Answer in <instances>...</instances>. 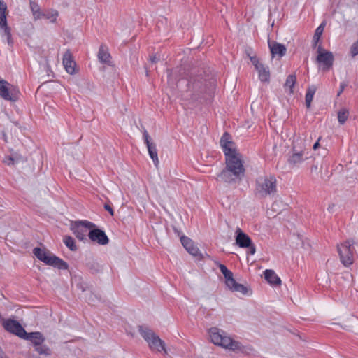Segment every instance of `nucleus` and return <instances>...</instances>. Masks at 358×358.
I'll return each mask as SVG.
<instances>
[{"mask_svg":"<svg viewBox=\"0 0 358 358\" xmlns=\"http://www.w3.org/2000/svg\"><path fill=\"white\" fill-rule=\"evenodd\" d=\"M220 145L226 156V168L217 175V179L229 184L240 182L244 176L245 168L228 133L225 132L222 136Z\"/></svg>","mask_w":358,"mask_h":358,"instance_id":"f257e3e1","label":"nucleus"},{"mask_svg":"<svg viewBox=\"0 0 358 358\" xmlns=\"http://www.w3.org/2000/svg\"><path fill=\"white\" fill-rule=\"evenodd\" d=\"M215 80L203 70L191 72L187 83V96L193 100L207 99L215 88Z\"/></svg>","mask_w":358,"mask_h":358,"instance_id":"f03ea898","label":"nucleus"},{"mask_svg":"<svg viewBox=\"0 0 358 358\" xmlns=\"http://www.w3.org/2000/svg\"><path fill=\"white\" fill-rule=\"evenodd\" d=\"M277 192V180L275 176H262L257 178L255 195L260 198L273 196Z\"/></svg>","mask_w":358,"mask_h":358,"instance_id":"7ed1b4c3","label":"nucleus"},{"mask_svg":"<svg viewBox=\"0 0 358 358\" xmlns=\"http://www.w3.org/2000/svg\"><path fill=\"white\" fill-rule=\"evenodd\" d=\"M209 334L211 341L215 345L232 351L241 350L242 349V345L240 342L233 340L224 331L217 327L210 328Z\"/></svg>","mask_w":358,"mask_h":358,"instance_id":"20e7f679","label":"nucleus"},{"mask_svg":"<svg viewBox=\"0 0 358 358\" xmlns=\"http://www.w3.org/2000/svg\"><path fill=\"white\" fill-rule=\"evenodd\" d=\"M306 150V145L304 141L301 137L294 139L292 149V154L287 159L288 164L292 168L299 167L309 158L308 153Z\"/></svg>","mask_w":358,"mask_h":358,"instance_id":"39448f33","label":"nucleus"},{"mask_svg":"<svg viewBox=\"0 0 358 358\" xmlns=\"http://www.w3.org/2000/svg\"><path fill=\"white\" fill-rule=\"evenodd\" d=\"M34 255L41 262L45 264L54 266L58 269L66 270L68 268V264L53 255L49 250L45 248H35L33 250Z\"/></svg>","mask_w":358,"mask_h":358,"instance_id":"423d86ee","label":"nucleus"},{"mask_svg":"<svg viewBox=\"0 0 358 358\" xmlns=\"http://www.w3.org/2000/svg\"><path fill=\"white\" fill-rule=\"evenodd\" d=\"M138 331L152 350L166 352L165 343L152 329L145 326H139Z\"/></svg>","mask_w":358,"mask_h":358,"instance_id":"0eeeda50","label":"nucleus"},{"mask_svg":"<svg viewBox=\"0 0 358 358\" xmlns=\"http://www.w3.org/2000/svg\"><path fill=\"white\" fill-rule=\"evenodd\" d=\"M353 245L354 241H347L337 245L340 260L346 267L350 266L354 262L355 248Z\"/></svg>","mask_w":358,"mask_h":358,"instance_id":"6e6552de","label":"nucleus"},{"mask_svg":"<svg viewBox=\"0 0 358 358\" xmlns=\"http://www.w3.org/2000/svg\"><path fill=\"white\" fill-rule=\"evenodd\" d=\"M96 227L95 224L87 221V220H79L75 222L71 227V229L73 231V233L76 236L78 239L80 241L86 240V232L87 230L85 229H93Z\"/></svg>","mask_w":358,"mask_h":358,"instance_id":"1a4fd4ad","label":"nucleus"},{"mask_svg":"<svg viewBox=\"0 0 358 358\" xmlns=\"http://www.w3.org/2000/svg\"><path fill=\"white\" fill-rule=\"evenodd\" d=\"M0 96L4 100L15 101L18 98V91L8 82L0 80Z\"/></svg>","mask_w":358,"mask_h":358,"instance_id":"9d476101","label":"nucleus"},{"mask_svg":"<svg viewBox=\"0 0 358 358\" xmlns=\"http://www.w3.org/2000/svg\"><path fill=\"white\" fill-rule=\"evenodd\" d=\"M3 326L7 331L12 333L21 338L27 334V332L22 326L15 320L8 319L4 320Z\"/></svg>","mask_w":358,"mask_h":358,"instance_id":"9b49d317","label":"nucleus"},{"mask_svg":"<svg viewBox=\"0 0 358 358\" xmlns=\"http://www.w3.org/2000/svg\"><path fill=\"white\" fill-rule=\"evenodd\" d=\"M317 52V62L323 65V71L329 70L332 67L334 60L333 53L329 51H322L321 46H319Z\"/></svg>","mask_w":358,"mask_h":358,"instance_id":"f8f14e48","label":"nucleus"},{"mask_svg":"<svg viewBox=\"0 0 358 358\" xmlns=\"http://www.w3.org/2000/svg\"><path fill=\"white\" fill-rule=\"evenodd\" d=\"M88 236L92 241L99 245H105L109 242V239L106 233L101 229H95V227L90 229Z\"/></svg>","mask_w":358,"mask_h":358,"instance_id":"ddd939ff","label":"nucleus"},{"mask_svg":"<svg viewBox=\"0 0 358 358\" xmlns=\"http://www.w3.org/2000/svg\"><path fill=\"white\" fill-rule=\"evenodd\" d=\"M250 60L259 73L260 80L262 82L268 81L270 78L268 67L265 66L256 57H251Z\"/></svg>","mask_w":358,"mask_h":358,"instance_id":"4468645a","label":"nucleus"},{"mask_svg":"<svg viewBox=\"0 0 358 358\" xmlns=\"http://www.w3.org/2000/svg\"><path fill=\"white\" fill-rule=\"evenodd\" d=\"M143 139L145 143L147 145L150 157L152 159L155 165L157 166L159 164V159L156 145L155 143L150 141V137L146 130H144L143 131Z\"/></svg>","mask_w":358,"mask_h":358,"instance_id":"2eb2a0df","label":"nucleus"},{"mask_svg":"<svg viewBox=\"0 0 358 358\" xmlns=\"http://www.w3.org/2000/svg\"><path fill=\"white\" fill-rule=\"evenodd\" d=\"M235 241L236 244L242 248H246L250 246L252 242L251 238L247 235L245 232H243L240 228H237L235 231Z\"/></svg>","mask_w":358,"mask_h":358,"instance_id":"dca6fc26","label":"nucleus"},{"mask_svg":"<svg viewBox=\"0 0 358 358\" xmlns=\"http://www.w3.org/2000/svg\"><path fill=\"white\" fill-rule=\"evenodd\" d=\"M268 43L272 57H275L276 56L282 57L284 55H285L287 48L285 46V45L279 43L274 41H271L269 40L268 41Z\"/></svg>","mask_w":358,"mask_h":358,"instance_id":"f3484780","label":"nucleus"},{"mask_svg":"<svg viewBox=\"0 0 358 358\" xmlns=\"http://www.w3.org/2000/svg\"><path fill=\"white\" fill-rule=\"evenodd\" d=\"M63 65L69 74L75 73L76 62L69 49L66 50L63 55Z\"/></svg>","mask_w":358,"mask_h":358,"instance_id":"a211bd4d","label":"nucleus"},{"mask_svg":"<svg viewBox=\"0 0 358 358\" xmlns=\"http://www.w3.org/2000/svg\"><path fill=\"white\" fill-rule=\"evenodd\" d=\"M180 241L183 247L186 250L192 255L196 257L199 253V248L194 245V242L189 238L182 236L180 237Z\"/></svg>","mask_w":358,"mask_h":358,"instance_id":"6ab92c4d","label":"nucleus"},{"mask_svg":"<svg viewBox=\"0 0 358 358\" xmlns=\"http://www.w3.org/2000/svg\"><path fill=\"white\" fill-rule=\"evenodd\" d=\"M23 339L30 341L34 348L38 346L40 344L43 343L45 341V338L43 334L39 331L27 333V334L23 336Z\"/></svg>","mask_w":358,"mask_h":358,"instance_id":"aec40b11","label":"nucleus"},{"mask_svg":"<svg viewBox=\"0 0 358 358\" xmlns=\"http://www.w3.org/2000/svg\"><path fill=\"white\" fill-rule=\"evenodd\" d=\"M264 278L271 285L277 286L281 284L280 278L273 270L266 269L264 271Z\"/></svg>","mask_w":358,"mask_h":358,"instance_id":"412c9836","label":"nucleus"},{"mask_svg":"<svg viewBox=\"0 0 358 358\" xmlns=\"http://www.w3.org/2000/svg\"><path fill=\"white\" fill-rule=\"evenodd\" d=\"M227 286L229 287L230 290L232 292H240L244 295L250 294L251 292L242 284H239L236 282V281L234 279L232 282L228 283Z\"/></svg>","mask_w":358,"mask_h":358,"instance_id":"4be33fe9","label":"nucleus"},{"mask_svg":"<svg viewBox=\"0 0 358 358\" xmlns=\"http://www.w3.org/2000/svg\"><path fill=\"white\" fill-rule=\"evenodd\" d=\"M98 58L101 63H110V55L108 52V48L106 46L103 45L100 46L98 52Z\"/></svg>","mask_w":358,"mask_h":358,"instance_id":"5701e85b","label":"nucleus"},{"mask_svg":"<svg viewBox=\"0 0 358 358\" xmlns=\"http://www.w3.org/2000/svg\"><path fill=\"white\" fill-rule=\"evenodd\" d=\"M0 28L3 31V35L6 36L8 44L12 43L10 29L8 26L6 17H4L0 21Z\"/></svg>","mask_w":358,"mask_h":358,"instance_id":"b1692460","label":"nucleus"},{"mask_svg":"<svg viewBox=\"0 0 358 358\" xmlns=\"http://www.w3.org/2000/svg\"><path fill=\"white\" fill-rule=\"evenodd\" d=\"M218 266L220 271L224 276L226 285L230 282H231L232 280L234 279L233 276V273L231 271H229L224 264H218Z\"/></svg>","mask_w":358,"mask_h":358,"instance_id":"393cba45","label":"nucleus"},{"mask_svg":"<svg viewBox=\"0 0 358 358\" xmlns=\"http://www.w3.org/2000/svg\"><path fill=\"white\" fill-rule=\"evenodd\" d=\"M316 90H317V88L314 85L310 86L307 89L306 94V97H305L306 106L307 108H310V104H311V102L313 101L314 94H315V93L316 92Z\"/></svg>","mask_w":358,"mask_h":358,"instance_id":"a878e982","label":"nucleus"},{"mask_svg":"<svg viewBox=\"0 0 358 358\" xmlns=\"http://www.w3.org/2000/svg\"><path fill=\"white\" fill-rule=\"evenodd\" d=\"M34 350L41 355L50 356L52 354L51 349L46 345L40 344L38 346L34 348Z\"/></svg>","mask_w":358,"mask_h":358,"instance_id":"bb28decb","label":"nucleus"},{"mask_svg":"<svg viewBox=\"0 0 358 358\" xmlns=\"http://www.w3.org/2000/svg\"><path fill=\"white\" fill-rule=\"evenodd\" d=\"M30 7L35 20H38L42 17L43 13L41 12L40 7L36 2L31 1Z\"/></svg>","mask_w":358,"mask_h":358,"instance_id":"cd10ccee","label":"nucleus"},{"mask_svg":"<svg viewBox=\"0 0 358 358\" xmlns=\"http://www.w3.org/2000/svg\"><path fill=\"white\" fill-rule=\"evenodd\" d=\"M349 117V110L345 108H341L338 113V120L341 124H343Z\"/></svg>","mask_w":358,"mask_h":358,"instance_id":"c85d7f7f","label":"nucleus"},{"mask_svg":"<svg viewBox=\"0 0 358 358\" xmlns=\"http://www.w3.org/2000/svg\"><path fill=\"white\" fill-rule=\"evenodd\" d=\"M296 82V76L294 74L289 75L286 79V82L285 83V87H288L289 88V92L293 93V88Z\"/></svg>","mask_w":358,"mask_h":358,"instance_id":"c756f323","label":"nucleus"},{"mask_svg":"<svg viewBox=\"0 0 358 358\" xmlns=\"http://www.w3.org/2000/svg\"><path fill=\"white\" fill-rule=\"evenodd\" d=\"M64 243L71 251H76L77 250L74 239L71 236H66L64 238Z\"/></svg>","mask_w":358,"mask_h":358,"instance_id":"7c9ffc66","label":"nucleus"},{"mask_svg":"<svg viewBox=\"0 0 358 358\" xmlns=\"http://www.w3.org/2000/svg\"><path fill=\"white\" fill-rule=\"evenodd\" d=\"M325 26V22H323L321 23V24L316 29L314 36H313V41L315 43H317L318 41L320 38L321 35L322 34L324 31V28Z\"/></svg>","mask_w":358,"mask_h":358,"instance_id":"2f4dec72","label":"nucleus"},{"mask_svg":"<svg viewBox=\"0 0 358 358\" xmlns=\"http://www.w3.org/2000/svg\"><path fill=\"white\" fill-rule=\"evenodd\" d=\"M87 266L92 274L100 273L102 271V266L97 262L89 263Z\"/></svg>","mask_w":358,"mask_h":358,"instance_id":"473e14b6","label":"nucleus"},{"mask_svg":"<svg viewBox=\"0 0 358 358\" xmlns=\"http://www.w3.org/2000/svg\"><path fill=\"white\" fill-rule=\"evenodd\" d=\"M57 16L58 12L53 10L42 14V17L49 19L52 22H55L56 21Z\"/></svg>","mask_w":358,"mask_h":358,"instance_id":"72a5a7b5","label":"nucleus"},{"mask_svg":"<svg viewBox=\"0 0 358 358\" xmlns=\"http://www.w3.org/2000/svg\"><path fill=\"white\" fill-rule=\"evenodd\" d=\"M19 159L17 157L8 156L6 157L3 162L7 164L8 166L15 164V162H17Z\"/></svg>","mask_w":358,"mask_h":358,"instance_id":"f704fd0d","label":"nucleus"},{"mask_svg":"<svg viewBox=\"0 0 358 358\" xmlns=\"http://www.w3.org/2000/svg\"><path fill=\"white\" fill-rule=\"evenodd\" d=\"M350 55L352 57H355L358 55V40L351 45Z\"/></svg>","mask_w":358,"mask_h":358,"instance_id":"c9c22d12","label":"nucleus"},{"mask_svg":"<svg viewBox=\"0 0 358 358\" xmlns=\"http://www.w3.org/2000/svg\"><path fill=\"white\" fill-rule=\"evenodd\" d=\"M246 248H248L249 250H248V253L250 254V255H254L256 252V248H255V245L252 243V242H251V244L250 246L247 247Z\"/></svg>","mask_w":358,"mask_h":358,"instance_id":"e433bc0d","label":"nucleus"},{"mask_svg":"<svg viewBox=\"0 0 358 358\" xmlns=\"http://www.w3.org/2000/svg\"><path fill=\"white\" fill-rule=\"evenodd\" d=\"M149 60L151 63H157L159 60V56L157 55H151Z\"/></svg>","mask_w":358,"mask_h":358,"instance_id":"4c0bfd02","label":"nucleus"},{"mask_svg":"<svg viewBox=\"0 0 358 358\" xmlns=\"http://www.w3.org/2000/svg\"><path fill=\"white\" fill-rule=\"evenodd\" d=\"M104 208L106 210H107L112 216L114 215V212H113V210L112 208V207L108 204V203H105L104 205Z\"/></svg>","mask_w":358,"mask_h":358,"instance_id":"58836bf2","label":"nucleus"},{"mask_svg":"<svg viewBox=\"0 0 358 358\" xmlns=\"http://www.w3.org/2000/svg\"><path fill=\"white\" fill-rule=\"evenodd\" d=\"M346 86H347V84L345 83H341L340 84V90L337 93L338 96H339L343 93V92Z\"/></svg>","mask_w":358,"mask_h":358,"instance_id":"ea45409f","label":"nucleus"},{"mask_svg":"<svg viewBox=\"0 0 358 358\" xmlns=\"http://www.w3.org/2000/svg\"><path fill=\"white\" fill-rule=\"evenodd\" d=\"M334 208H335V204L331 203L329 205V206L327 208V210L331 213L334 210Z\"/></svg>","mask_w":358,"mask_h":358,"instance_id":"a19ab883","label":"nucleus"},{"mask_svg":"<svg viewBox=\"0 0 358 358\" xmlns=\"http://www.w3.org/2000/svg\"><path fill=\"white\" fill-rule=\"evenodd\" d=\"M320 139V138H319L318 141L313 145V149L314 150H316L319 147V145H320V144H319Z\"/></svg>","mask_w":358,"mask_h":358,"instance_id":"79ce46f5","label":"nucleus"},{"mask_svg":"<svg viewBox=\"0 0 358 358\" xmlns=\"http://www.w3.org/2000/svg\"><path fill=\"white\" fill-rule=\"evenodd\" d=\"M310 170H311V172L316 171L317 170V166H316V165L312 166Z\"/></svg>","mask_w":358,"mask_h":358,"instance_id":"37998d69","label":"nucleus"},{"mask_svg":"<svg viewBox=\"0 0 358 358\" xmlns=\"http://www.w3.org/2000/svg\"><path fill=\"white\" fill-rule=\"evenodd\" d=\"M3 352L1 350V348H0V358H3Z\"/></svg>","mask_w":358,"mask_h":358,"instance_id":"c03bdc74","label":"nucleus"},{"mask_svg":"<svg viewBox=\"0 0 358 358\" xmlns=\"http://www.w3.org/2000/svg\"><path fill=\"white\" fill-rule=\"evenodd\" d=\"M145 74H146V76H149V71H148L147 67H145Z\"/></svg>","mask_w":358,"mask_h":358,"instance_id":"a18cd8bd","label":"nucleus"}]
</instances>
